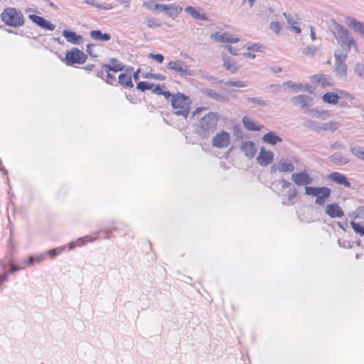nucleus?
<instances>
[{
  "instance_id": "1",
  "label": "nucleus",
  "mask_w": 364,
  "mask_h": 364,
  "mask_svg": "<svg viewBox=\"0 0 364 364\" xmlns=\"http://www.w3.org/2000/svg\"><path fill=\"white\" fill-rule=\"evenodd\" d=\"M334 36L338 45L341 48L334 53V56L338 64L336 69L340 71L341 75H346L347 66L343 62L347 58L348 53L352 46L358 50L357 43L349 31L339 24H336L335 26Z\"/></svg>"
},
{
  "instance_id": "2",
  "label": "nucleus",
  "mask_w": 364,
  "mask_h": 364,
  "mask_svg": "<svg viewBox=\"0 0 364 364\" xmlns=\"http://www.w3.org/2000/svg\"><path fill=\"white\" fill-rule=\"evenodd\" d=\"M218 121V113L210 112L200 119L196 127V133L203 139L208 137L217 129Z\"/></svg>"
},
{
  "instance_id": "3",
  "label": "nucleus",
  "mask_w": 364,
  "mask_h": 364,
  "mask_svg": "<svg viewBox=\"0 0 364 364\" xmlns=\"http://www.w3.org/2000/svg\"><path fill=\"white\" fill-rule=\"evenodd\" d=\"M192 101L191 98L182 93L173 95L171 99V107L174 114L182 116L187 118L190 110Z\"/></svg>"
},
{
  "instance_id": "4",
  "label": "nucleus",
  "mask_w": 364,
  "mask_h": 364,
  "mask_svg": "<svg viewBox=\"0 0 364 364\" xmlns=\"http://www.w3.org/2000/svg\"><path fill=\"white\" fill-rule=\"evenodd\" d=\"M0 16L4 25L9 27L18 28L23 26L25 23L22 12L14 7L4 9Z\"/></svg>"
},
{
  "instance_id": "5",
  "label": "nucleus",
  "mask_w": 364,
  "mask_h": 364,
  "mask_svg": "<svg viewBox=\"0 0 364 364\" xmlns=\"http://www.w3.org/2000/svg\"><path fill=\"white\" fill-rule=\"evenodd\" d=\"M331 193V189L327 187L306 186L305 188V193L316 197L315 203L320 205L325 203L326 199L330 197Z\"/></svg>"
},
{
  "instance_id": "6",
  "label": "nucleus",
  "mask_w": 364,
  "mask_h": 364,
  "mask_svg": "<svg viewBox=\"0 0 364 364\" xmlns=\"http://www.w3.org/2000/svg\"><path fill=\"white\" fill-rule=\"evenodd\" d=\"M87 59V56L83 51L77 48H73L65 53L63 61L68 65H73L74 64H83Z\"/></svg>"
},
{
  "instance_id": "7",
  "label": "nucleus",
  "mask_w": 364,
  "mask_h": 364,
  "mask_svg": "<svg viewBox=\"0 0 364 364\" xmlns=\"http://www.w3.org/2000/svg\"><path fill=\"white\" fill-rule=\"evenodd\" d=\"M340 99H346L350 101L354 100V97L348 92L338 90L336 92H328L323 95L322 100L329 105H336L338 103Z\"/></svg>"
},
{
  "instance_id": "8",
  "label": "nucleus",
  "mask_w": 364,
  "mask_h": 364,
  "mask_svg": "<svg viewBox=\"0 0 364 364\" xmlns=\"http://www.w3.org/2000/svg\"><path fill=\"white\" fill-rule=\"evenodd\" d=\"M230 143V135L225 131L216 134L212 139V144L217 148H225Z\"/></svg>"
},
{
  "instance_id": "9",
  "label": "nucleus",
  "mask_w": 364,
  "mask_h": 364,
  "mask_svg": "<svg viewBox=\"0 0 364 364\" xmlns=\"http://www.w3.org/2000/svg\"><path fill=\"white\" fill-rule=\"evenodd\" d=\"M168 68L181 75H191L192 72L190 67L185 63L181 60L171 61L168 63Z\"/></svg>"
},
{
  "instance_id": "10",
  "label": "nucleus",
  "mask_w": 364,
  "mask_h": 364,
  "mask_svg": "<svg viewBox=\"0 0 364 364\" xmlns=\"http://www.w3.org/2000/svg\"><path fill=\"white\" fill-rule=\"evenodd\" d=\"M311 82L315 86H320L321 87H328L333 86L331 79L328 75L324 74H316L310 77Z\"/></svg>"
},
{
  "instance_id": "11",
  "label": "nucleus",
  "mask_w": 364,
  "mask_h": 364,
  "mask_svg": "<svg viewBox=\"0 0 364 364\" xmlns=\"http://www.w3.org/2000/svg\"><path fill=\"white\" fill-rule=\"evenodd\" d=\"M272 172H291L294 171V165L290 160L282 159L271 168Z\"/></svg>"
},
{
  "instance_id": "12",
  "label": "nucleus",
  "mask_w": 364,
  "mask_h": 364,
  "mask_svg": "<svg viewBox=\"0 0 364 364\" xmlns=\"http://www.w3.org/2000/svg\"><path fill=\"white\" fill-rule=\"evenodd\" d=\"M274 160V154L271 151L261 148L259 155L257 157V163L262 166H267L272 164Z\"/></svg>"
},
{
  "instance_id": "13",
  "label": "nucleus",
  "mask_w": 364,
  "mask_h": 364,
  "mask_svg": "<svg viewBox=\"0 0 364 364\" xmlns=\"http://www.w3.org/2000/svg\"><path fill=\"white\" fill-rule=\"evenodd\" d=\"M210 37L215 41L222 43H235L240 41V38L237 36L228 33L216 32L212 34Z\"/></svg>"
},
{
  "instance_id": "14",
  "label": "nucleus",
  "mask_w": 364,
  "mask_h": 364,
  "mask_svg": "<svg viewBox=\"0 0 364 364\" xmlns=\"http://www.w3.org/2000/svg\"><path fill=\"white\" fill-rule=\"evenodd\" d=\"M291 179L298 186H306L312 182V178L306 172L293 173Z\"/></svg>"
},
{
  "instance_id": "15",
  "label": "nucleus",
  "mask_w": 364,
  "mask_h": 364,
  "mask_svg": "<svg viewBox=\"0 0 364 364\" xmlns=\"http://www.w3.org/2000/svg\"><path fill=\"white\" fill-rule=\"evenodd\" d=\"M28 18L30 20H31L33 23L37 24L38 26H41V28L44 29H47L48 31H53L55 28V25L50 23L49 21L44 19L43 17L35 15V14H31L28 16Z\"/></svg>"
},
{
  "instance_id": "16",
  "label": "nucleus",
  "mask_w": 364,
  "mask_h": 364,
  "mask_svg": "<svg viewBox=\"0 0 364 364\" xmlns=\"http://www.w3.org/2000/svg\"><path fill=\"white\" fill-rule=\"evenodd\" d=\"M328 178L337 184L343 185L346 188L350 187V183L346 176L339 172H333L328 176Z\"/></svg>"
},
{
  "instance_id": "17",
  "label": "nucleus",
  "mask_w": 364,
  "mask_h": 364,
  "mask_svg": "<svg viewBox=\"0 0 364 364\" xmlns=\"http://www.w3.org/2000/svg\"><path fill=\"white\" fill-rule=\"evenodd\" d=\"M160 10L170 16H176L182 11V8L176 4H161Z\"/></svg>"
},
{
  "instance_id": "18",
  "label": "nucleus",
  "mask_w": 364,
  "mask_h": 364,
  "mask_svg": "<svg viewBox=\"0 0 364 364\" xmlns=\"http://www.w3.org/2000/svg\"><path fill=\"white\" fill-rule=\"evenodd\" d=\"M326 213L331 218H341L344 213L341 207L336 204H329L326 208Z\"/></svg>"
},
{
  "instance_id": "19",
  "label": "nucleus",
  "mask_w": 364,
  "mask_h": 364,
  "mask_svg": "<svg viewBox=\"0 0 364 364\" xmlns=\"http://www.w3.org/2000/svg\"><path fill=\"white\" fill-rule=\"evenodd\" d=\"M241 150L248 158H252L257 152V149L254 142L247 141L241 145Z\"/></svg>"
},
{
  "instance_id": "20",
  "label": "nucleus",
  "mask_w": 364,
  "mask_h": 364,
  "mask_svg": "<svg viewBox=\"0 0 364 364\" xmlns=\"http://www.w3.org/2000/svg\"><path fill=\"white\" fill-rule=\"evenodd\" d=\"M244 127L249 131H260L263 126L255 122L252 119L247 116L242 118Z\"/></svg>"
},
{
  "instance_id": "21",
  "label": "nucleus",
  "mask_w": 364,
  "mask_h": 364,
  "mask_svg": "<svg viewBox=\"0 0 364 364\" xmlns=\"http://www.w3.org/2000/svg\"><path fill=\"white\" fill-rule=\"evenodd\" d=\"M347 26L349 28H351L356 32L360 33V34L364 36V24L360 21H356L355 18L352 17H347L346 21Z\"/></svg>"
},
{
  "instance_id": "22",
  "label": "nucleus",
  "mask_w": 364,
  "mask_h": 364,
  "mask_svg": "<svg viewBox=\"0 0 364 364\" xmlns=\"http://www.w3.org/2000/svg\"><path fill=\"white\" fill-rule=\"evenodd\" d=\"M223 67L226 70L230 71L231 73H235L240 68V65H239L234 58L227 57L224 58Z\"/></svg>"
},
{
  "instance_id": "23",
  "label": "nucleus",
  "mask_w": 364,
  "mask_h": 364,
  "mask_svg": "<svg viewBox=\"0 0 364 364\" xmlns=\"http://www.w3.org/2000/svg\"><path fill=\"white\" fill-rule=\"evenodd\" d=\"M185 12L192 16L194 19L198 21H206L208 20L207 16L200 10L196 9L193 6H187L185 9Z\"/></svg>"
},
{
  "instance_id": "24",
  "label": "nucleus",
  "mask_w": 364,
  "mask_h": 364,
  "mask_svg": "<svg viewBox=\"0 0 364 364\" xmlns=\"http://www.w3.org/2000/svg\"><path fill=\"white\" fill-rule=\"evenodd\" d=\"M118 84L127 88H132L134 86L132 81V76L130 74L127 73H121L118 75L117 85Z\"/></svg>"
},
{
  "instance_id": "25",
  "label": "nucleus",
  "mask_w": 364,
  "mask_h": 364,
  "mask_svg": "<svg viewBox=\"0 0 364 364\" xmlns=\"http://www.w3.org/2000/svg\"><path fill=\"white\" fill-rule=\"evenodd\" d=\"M262 140L264 143L271 145H276L277 143L282 141V139L273 132H270L264 134L262 137Z\"/></svg>"
},
{
  "instance_id": "26",
  "label": "nucleus",
  "mask_w": 364,
  "mask_h": 364,
  "mask_svg": "<svg viewBox=\"0 0 364 364\" xmlns=\"http://www.w3.org/2000/svg\"><path fill=\"white\" fill-rule=\"evenodd\" d=\"M124 65L117 59H112L109 64L104 65V69L113 71L114 73H117L119 71H122L124 69Z\"/></svg>"
},
{
  "instance_id": "27",
  "label": "nucleus",
  "mask_w": 364,
  "mask_h": 364,
  "mask_svg": "<svg viewBox=\"0 0 364 364\" xmlns=\"http://www.w3.org/2000/svg\"><path fill=\"white\" fill-rule=\"evenodd\" d=\"M63 36L66 38L68 42L73 44L78 43L82 39V37L80 35H77L75 32L69 30H64L63 31Z\"/></svg>"
},
{
  "instance_id": "28",
  "label": "nucleus",
  "mask_w": 364,
  "mask_h": 364,
  "mask_svg": "<svg viewBox=\"0 0 364 364\" xmlns=\"http://www.w3.org/2000/svg\"><path fill=\"white\" fill-rule=\"evenodd\" d=\"M339 127L340 124L338 122L330 121L318 127L317 131L334 132Z\"/></svg>"
},
{
  "instance_id": "29",
  "label": "nucleus",
  "mask_w": 364,
  "mask_h": 364,
  "mask_svg": "<svg viewBox=\"0 0 364 364\" xmlns=\"http://www.w3.org/2000/svg\"><path fill=\"white\" fill-rule=\"evenodd\" d=\"M295 104L299 105L301 108L310 106L311 98L305 95H300L293 99Z\"/></svg>"
},
{
  "instance_id": "30",
  "label": "nucleus",
  "mask_w": 364,
  "mask_h": 364,
  "mask_svg": "<svg viewBox=\"0 0 364 364\" xmlns=\"http://www.w3.org/2000/svg\"><path fill=\"white\" fill-rule=\"evenodd\" d=\"M90 37L97 41H108L111 39V36L108 33H102L100 30H94L90 31Z\"/></svg>"
},
{
  "instance_id": "31",
  "label": "nucleus",
  "mask_w": 364,
  "mask_h": 364,
  "mask_svg": "<svg viewBox=\"0 0 364 364\" xmlns=\"http://www.w3.org/2000/svg\"><path fill=\"white\" fill-rule=\"evenodd\" d=\"M98 238L97 235H87L82 237H80L75 240V245H77L78 247L82 246L87 242H92L95 240H97Z\"/></svg>"
},
{
  "instance_id": "32",
  "label": "nucleus",
  "mask_w": 364,
  "mask_h": 364,
  "mask_svg": "<svg viewBox=\"0 0 364 364\" xmlns=\"http://www.w3.org/2000/svg\"><path fill=\"white\" fill-rule=\"evenodd\" d=\"M284 16H285L287 23L291 25V30L296 34H299L301 33V29L299 26H296V19L290 14H287L284 13Z\"/></svg>"
},
{
  "instance_id": "33",
  "label": "nucleus",
  "mask_w": 364,
  "mask_h": 364,
  "mask_svg": "<svg viewBox=\"0 0 364 364\" xmlns=\"http://www.w3.org/2000/svg\"><path fill=\"white\" fill-rule=\"evenodd\" d=\"M45 259V255L43 254H41V255H37L36 257H32V256H30L28 258V260L27 261H25L23 262V264H25V266H27V265H31V264H33L35 263H41V262H43V260Z\"/></svg>"
},
{
  "instance_id": "34",
  "label": "nucleus",
  "mask_w": 364,
  "mask_h": 364,
  "mask_svg": "<svg viewBox=\"0 0 364 364\" xmlns=\"http://www.w3.org/2000/svg\"><path fill=\"white\" fill-rule=\"evenodd\" d=\"M143 6L151 11L160 10L161 4L156 3V0H146L143 3Z\"/></svg>"
},
{
  "instance_id": "35",
  "label": "nucleus",
  "mask_w": 364,
  "mask_h": 364,
  "mask_svg": "<svg viewBox=\"0 0 364 364\" xmlns=\"http://www.w3.org/2000/svg\"><path fill=\"white\" fill-rule=\"evenodd\" d=\"M107 73L106 75V82L112 85H117V81L118 77H117L116 74L114 73L113 71H109V70L105 69Z\"/></svg>"
},
{
  "instance_id": "36",
  "label": "nucleus",
  "mask_w": 364,
  "mask_h": 364,
  "mask_svg": "<svg viewBox=\"0 0 364 364\" xmlns=\"http://www.w3.org/2000/svg\"><path fill=\"white\" fill-rule=\"evenodd\" d=\"M65 250V247H58L56 248H53L52 250H49L45 253V255H48L49 257L53 259L55 257L60 255Z\"/></svg>"
},
{
  "instance_id": "37",
  "label": "nucleus",
  "mask_w": 364,
  "mask_h": 364,
  "mask_svg": "<svg viewBox=\"0 0 364 364\" xmlns=\"http://www.w3.org/2000/svg\"><path fill=\"white\" fill-rule=\"evenodd\" d=\"M350 225H351L352 228L353 229V230L356 233H358L360 236L364 235V228L363 227L360 226L358 223H357L354 221L350 222Z\"/></svg>"
},
{
  "instance_id": "38",
  "label": "nucleus",
  "mask_w": 364,
  "mask_h": 364,
  "mask_svg": "<svg viewBox=\"0 0 364 364\" xmlns=\"http://www.w3.org/2000/svg\"><path fill=\"white\" fill-rule=\"evenodd\" d=\"M225 85L228 87H246V83L243 81H228L225 82Z\"/></svg>"
},
{
  "instance_id": "39",
  "label": "nucleus",
  "mask_w": 364,
  "mask_h": 364,
  "mask_svg": "<svg viewBox=\"0 0 364 364\" xmlns=\"http://www.w3.org/2000/svg\"><path fill=\"white\" fill-rule=\"evenodd\" d=\"M152 85H150L146 82L141 81L139 82L136 85V88L144 92L145 90H151L152 88Z\"/></svg>"
},
{
  "instance_id": "40",
  "label": "nucleus",
  "mask_w": 364,
  "mask_h": 364,
  "mask_svg": "<svg viewBox=\"0 0 364 364\" xmlns=\"http://www.w3.org/2000/svg\"><path fill=\"white\" fill-rule=\"evenodd\" d=\"M351 153L358 159L364 161V151L358 148H352Z\"/></svg>"
},
{
  "instance_id": "41",
  "label": "nucleus",
  "mask_w": 364,
  "mask_h": 364,
  "mask_svg": "<svg viewBox=\"0 0 364 364\" xmlns=\"http://www.w3.org/2000/svg\"><path fill=\"white\" fill-rule=\"evenodd\" d=\"M145 78L149 79H154L158 80H164L166 79V77L161 74H154V73H146L144 75Z\"/></svg>"
},
{
  "instance_id": "42",
  "label": "nucleus",
  "mask_w": 364,
  "mask_h": 364,
  "mask_svg": "<svg viewBox=\"0 0 364 364\" xmlns=\"http://www.w3.org/2000/svg\"><path fill=\"white\" fill-rule=\"evenodd\" d=\"M270 29L275 33H279L282 30V26L279 22H272L269 26Z\"/></svg>"
},
{
  "instance_id": "43",
  "label": "nucleus",
  "mask_w": 364,
  "mask_h": 364,
  "mask_svg": "<svg viewBox=\"0 0 364 364\" xmlns=\"http://www.w3.org/2000/svg\"><path fill=\"white\" fill-rule=\"evenodd\" d=\"M145 23L149 28H154L159 26V23L153 18H148Z\"/></svg>"
},
{
  "instance_id": "44",
  "label": "nucleus",
  "mask_w": 364,
  "mask_h": 364,
  "mask_svg": "<svg viewBox=\"0 0 364 364\" xmlns=\"http://www.w3.org/2000/svg\"><path fill=\"white\" fill-rule=\"evenodd\" d=\"M149 58H151L152 60H156V62H158L159 63H162L164 60V58L161 54L150 53Z\"/></svg>"
},
{
  "instance_id": "45",
  "label": "nucleus",
  "mask_w": 364,
  "mask_h": 364,
  "mask_svg": "<svg viewBox=\"0 0 364 364\" xmlns=\"http://www.w3.org/2000/svg\"><path fill=\"white\" fill-rule=\"evenodd\" d=\"M355 71L360 76H364V65L361 63L357 64Z\"/></svg>"
},
{
  "instance_id": "46",
  "label": "nucleus",
  "mask_w": 364,
  "mask_h": 364,
  "mask_svg": "<svg viewBox=\"0 0 364 364\" xmlns=\"http://www.w3.org/2000/svg\"><path fill=\"white\" fill-rule=\"evenodd\" d=\"M25 265L24 266H22V267H18V266H16L14 264H11L10 265V272L13 273L14 272H16V271H18V270H21V269H23L25 268Z\"/></svg>"
},
{
  "instance_id": "47",
  "label": "nucleus",
  "mask_w": 364,
  "mask_h": 364,
  "mask_svg": "<svg viewBox=\"0 0 364 364\" xmlns=\"http://www.w3.org/2000/svg\"><path fill=\"white\" fill-rule=\"evenodd\" d=\"M296 196H297V191L295 188H294L289 192V193L288 195V199L291 200L295 198L296 197Z\"/></svg>"
},
{
  "instance_id": "48",
  "label": "nucleus",
  "mask_w": 364,
  "mask_h": 364,
  "mask_svg": "<svg viewBox=\"0 0 364 364\" xmlns=\"http://www.w3.org/2000/svg\"><path fill=\"white\" fill-rule=\"evenodd\" d=\"M303 88H304L306 91H307V92H310V93H312V92L314 91V87H313L312 86H311V85H308V84H306V85L303 86Z\"/></svg>"
},
{
  "instance_id": "49",
  "label": "nucleus",
  "mask_w": 364,
  "mask_h": 364,
  "mask_svg": "<svg viewBox=\"0 0 364 364\" xmlns=\"http://www.w3.org/2000/svg\"><path fill=\"white\" fill-rule=\"evenodd\" d=\"M7 279H8L7 274H4L0 275V284L4 282L7 281Z\"/></svg>"
},
{
  "instance_id": "50",
  "label": "nucleus",
  "mask_w": 364,
  "mask_h": 364,
  "mask_svg": "<svg viewBox=\"0 0 364 364\" xmlns=\"http://www.w3.org/2000/svg\"><path fill=\"white\" fill-rule=\"evenodd\" d=\"M291 88L296 90H301L303 88V85L301 84H293L290 86Z\"/></svg>"
},
{
  "instance_id": "51",
  "label": "nucleus",
  "mask_w": 364,
  "mask_h": 364,
  "mask_svg": "<svg viewBox=\"0 0 364 364\" xmlns=\"http://www.w3.org/2000/svg\"><path fill=\"white\" fill-rule=\"evenodd\" d=\"M206 108L205 107H198L196 109V110L193 112V114H198L199 112H200L201 111L203 110H205Z\"/></svg>"
},
{
  "instance_id": "52",
  "label": "nucleus",
  "mask_w": 364,
  "mask_h": 364,
  "mask_svg": "<svg viewBox=\"0 0 364 364\" xmlns=\"http://www.w3.org/2000/svg\"><path fill=\"white\" fill-rule=\"evenodd\" d=\"M76 247H78V246L77 245H75V241H74V242H70L69 244V247L68 248H69V250H72V249H73V248H75Z\"/></svg>"
},
{
  "instance_id": "53",
  "label": "nucleus",
  "mask_w": 364,
  "mask_h": 364,
  "mask_svg": "<svg viewBox=\"0 0 364 364\" xmlns=\"http://www.w3.org/2000/svg\"><path fill=\"white\" fill-rule=\"evenodd\" d=\"M243 55L247 57V58H255V55L252 54L250 53H244Z\"/></svg>"
},
{
  "instance_id": "54",
  "label": "nucleus",
  "mask_w": 364,
  "mask_h": 364,
  "mask_svg": "<svg viewBox=\"0 0 364 364\" xmlns=\"http://www.w3.org/2000/svg\"><path fill=\"white\" fill-rule=\"evenodd\" d=\"M163 95H164V97L166 98H168L170 97H172L173 95H171V93L169 92V91H166V92H163Z\"/></svg>"
},
{
  "instance_id": "55",
  "label": "nucleus",
  "mask_w": 364,
  "mask_h": 364,
  "mask_svg": "<svg viewBox=\"0 0 364 364\" xmlns=\"http://www.w3.org/2000/svg\"><path fill=\"white\" fill-rule=\"evenodd\" d=\"M244 1H247L250 6H252L255 2V0H244Z\"/></svg>"
},
{
  "instance_id": "56",
  "label": "nucleus",
  "mask_w": 364,
  "mask_h": 364,
  "mask_svg": "<svg viewBox=\"0 0 364 364\" xmlns=\"http://www.w3.org/2000/svg\"><path fill=\"white\" fill-rule=\"evenodd\" d=\"M228 51H229L230 53H232V54H235V55H236V54H237L236 53L233 52V50H232V46H228Z\"/></svg>"
},
{
  "instance_id": "57",
  "label": "nucleus",
  "mask_w": 364,
  "mask_h": 364,
  "mask_svg": "<svg viewBox=\"0 0 364 364\" xmlns=\"http://www.w3.org/2000/svg\"><path fill=\"white\" fill-rule=\"evenodd\" d=\"M311 36L312 40H315L316 39V34H315L314 31H313V29L311 30Z\"/></svg>"
},
{
  "instance_id": "58",
  "label": "nucleus",
  "mask_w": 364,
  "mask_h": 364,
  "mask_svg": "<svg viewBox=\"0 0 364 364\" xmlns=\"http://www.w3.org/2000/svg\"><path fill=\"white\" fill-rule=\"evenodd\" d=\"M289 186V183H288L287 181H284V184H283L284 188L288 187Z\"/></svg>"
},
{
  "instance_id": "59",
  "label": "nucleus",
  "mask_w": 364,
  "mask_h": 364,
  "mask_svg": "<svg viewBox=\"0 0 364 364\" xmlns=\"http://www.w3.org/2000/svg\"><path fill=\"white\" fill-rule=\"evenodd\" d=\"M155 90L159 93V91H161V87H160V86H159V85H158V86L156 87Z\"/></svg>"
},
{
  "instance_id": "60",
  "label": "nucleus",
  "mask_w": 364,
  "mask_h": 364,
  "mask_svg": "<svg viewBox=\"0 0 364 364\" xmlns=\"http://www.w3.org/2000/svg\"><path fill=\"white\" fill-rule=\"evenodd\" d=\"M134 79H135V80H137V79H138V74H137V73H135V74H134Z\"/></svg>"
}]
</instances>
